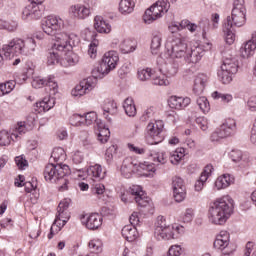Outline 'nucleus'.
I'll return each instance as SVG.
<instances>
[{
  "label": "nucleus",
  "mask_w": 256,
  "mask_h": 256,
  "mask_svg": "<svg viewBox=\"0 0 256 256\" xmlns=\"http://www.w3.org/2000/svg\"><path fill=\"white\" fill-rule=\"evenodd\" d=\"M2 51L4 53L5 59H13L17 55H24V57H29L35 55L37 51V42L35 38H13L7 44L3 45Z\"/></svg>",
  "instance_id": "1"
},
{
  "label": "nucleus",
  "mask_w": 256,
  "mask_h": 256,
  "mask_svg": "<svg viewBox=\"0 0 256 256\" xmlns=\"http://www.w3.org/2000/svg\"><path fill=\"white\" fill-rule=\"evenodd\" d=\"M71 170L67 164H48L44 169V179L48 183H58L59 191H67L69 189V175Z\"/></svg>",
  "instance_id": "2"
},
{
  "label": "nucleus",
  "mask_w": 256,
  "mask_h": 256,
  "mask_svg": "<svg viewBox=\"0 0 256 256\" xmlns=\"http://www.w3.org/2000/svg\"><path fill=\"white\" fill-rule=\"evenodd\" d=\"M74 37L77 36L74 34L69 35L65 32L56 36V41L48 55V65H56V63H59V58L63 55V51H73V44H71V41H73Z\"/></svg>",
  "instance_id": "3"
},
{
  "label": "nucleus",
  "mask_w": 256,
  "mask_h": 256,
  "mask_svg": "<svg viewBox=\"0 0 256 256\" xmlns=\"http://www.w3.org/2000/svg\"><path fill=\"white\" fill-rule=\"evenodd\" d=\"M166 52L160 57L171 65V59H183L187 55V39L185 37H175L168 40L165 45Z\"/></svg>",
  "instance_id": "4"
},
{
  "label": "nucleus",
  "mask_w": 256,
  "mask_h": 256,
  "mask_svg": "<svg viewBox=\"0 0 256 256\" xmlns=\"http://www.w3.org/2000/svg\"><path fill=\"white\" fill-rule=\"evenodd\" d=\"M156 62L161 74L153 76L152 83L159 87H167V85H169V79H167V77L177 75V67H173L172 64L167 63L163 56H159Z\"/></svg>",
  "instance_id": "5"
},
{
  "label": "nucleus",
  "mask_w": 256,
  "mask_h": 256,
  "mask_svg": "<svg viewBox=\"0 0 256 256\" xmlns=\"http://www.w3.org/2000/svg\"><path fill=\"white\" fill-rule=\"evenodd\" d=\"M171 4L167 0H158L154 5L148 8L144 15L143 20L147 25H151L153 21H157V19H161L167 11H169Z\"/></svg>",
  "instance_id": "6"
},
{
  "label": "nucleus",
  "mask_w": 256,
  "mask_h": 256,
  "mask_svg": "<svg viewBox=\"0 0 256 256\" xmlns=\"http://www.w3.org/2000/svg\"><path fill=\"white\" fill-rule=\"evenodd\" d=\"M208 218L213 225H225V197L217 198L210 205Z\"/></svg>",
  "instance_id": "7"
},
{
  "label": "nucleus",
  "mask_w": 256,
  "mask_h": 256,
  "mask_svg": "<svg viewBox=\"0 0 256 256\" xmlns=\"http://www.w3.org/2000/svg\"><path fill=\"white\" fill-rule=\"evenodd\" d=\"M165 124L162 120L150 122L146 127L145 141L148 145H159L163 141L161 133H163Z\"/></svg>",
  "instance_id": "8"
},
{
  "label": "nucleus",
  "mask_w": 256,
  "mask_h": 256,
  "mask_svg": "<svg viewBox=\"0 0 256 256\" xmlns=\"http://www.w3.org/2000/svg\"><path fill=\"white\" fill-rule=\"evenodd\" d=\"M65 22L61 17L50 15L42 20V30L46 35H55V39L57 40V35H63V33H59L61 28L64 27Z\"/></svg>",
  "instance_id": "9"
},
{
  "label": "nucleus",
  "mask_w": 256,
  "mask_h": 256,
  "mask_svg": "<svg viewBox=\"0 0 256 256\" xmlns=\"http://www.w3.org/2000/svg\"><path fill=\"white\" fill-rule=\"evenodd\" d=\"M211 47H213V44L209 42L204 44H194L191 46L190 50H187L186 52V56L184 57L186 63H192L193 65L199 63V61L203 59L205 51H211Z\"/></svg>",
  "instance_id": "10"
},
{
  "label": "nucleus",
  "mask_w": 256,
  "mask_h": 256,
  "mask_svg": "<svg viewBox=\"0 0 256 256\" xmlns=\"http://www.w3.org/2000/svg\"><path fill=\"white\" fill-rule=\"evenodd\" d=\"M119 63V54L116 51H108L104 54L100 67L97 68V72L100 75H109L113 69H116Z\"/></svg>",
  "instance_id": "11"
},
{
  "label": "nucleus",
  "mask_w": 256,
  "mask_h": 256,
  "mask_svg": "<svg viewBox=\"0 0 256 256\" xmlns=\"http://www.w3.org/2000/svg\"><path fill=\"white\" fill-rule=\"evenodd\" d=\"M32 87L34 89L46 87V91H49V95H57V93H59V84L55 76H48L47 78L37 76L32 80Z\"/></svg>",
  "instance_id": "12"
},
{
  "label": "nucleus",
  "mask_w": 256,
  "mask_h": 256,
  "mask_svg": "<svg viewBox=\"0 0 256 256\" xmlns=\"http://www.w3.org/2000/svg\"><path fill=\"white\" fill-rule=\"evenodd\" d=\"M183 233H185V227L175 224L162 228L158 234L154 232V237L158 241H169L170 239H179Z\"/></svg>",
  "instance_id": "13"
},
{
  "label": "nucleus",
  "mask_w": 256,
  "mask_h": 256,
  "mask_svg": "<svg viewBox=\"0 0 256 256\" xmlns=\"http://www.w3.org/2000/svg\"><path fill=\"white\" fill-rule=\"evenodd\" d=\"M239 71V60L237 59V55L234 54H227L225 57V73L226 83H231L235 75H237Z\"/></svg>",
  "instance_id": "14"
},
{
  "label": "nucleus",
  "mask_w": 256,
  "mask_h": 256,
  "mask_svg": "<svg viewBox=\"0 0 256 256\" xmlns=\"http://www.w3.org/2000/svg\"><path fill=\"white\" fill-rule=\"evenodd\" d=\"M97 85V76L88 77L80 82V85H77L72 90L73 97H83L87 95L90 91H93Z\"/></svg>",
  "instance_id": "15"
},
{
  "label": "nucleus",
  "mask_w": 256,
  "mask_h": 256,
  "mask_svg": "<svg viewBox=\"0 0 256 256\" xmlns=\"http://www.w3.org/2000/svg\"><path fill=\"white\" fill-rule=\"evenodd\" d=\"M172 189L174 199L177 203H182V201H185V197H187V188L185 187V181H183V178L179 176L173 177Z\"/></svg>",
  "instance_id": "16"
},
{
  "label": "nucleus",
  "mask_w": 256,
  "mask_h": 256,
  "mask_svg": "<svg viewBox=\"0 0 256 256\" xmlns=\"http://www.w3.org/2000/svg\"><path fill=\"white\" fill-rule=\"evenodd\" d=\"M45 12V7L43 5L35 4L31 2L22 10V19L26 21L27 19H41L43 13Z\"/></svg>",
  "instance_id": "17"
},
{
  "label": "nucleus",
  "mask_w": 256,
  "mask_h": 256,
  "mask_svg": "<svg viewBox=\"0 0 256 256\" xmlns=\"http://www.w3.org/2000/svg\"><path fill=\"white\" fill-rule=\"evenodd\" d=\"M137 171H139V161L132 157H127L123 160L121 166V174L123 177L129 179L133 173H137Z\"/></svg>",
  "instance_id": "18"
},
{
  "label": "nucleus",
  "mask_w": 256,
  "mask_h": 256,
  "mask_svg": "<svg viewBox=\"0 0 256 256\" xmlns=\"http://www.w3.org/2000/svg\"><path fill=\"white\" fill-rule=\"evenodd\" d=\"M68 15L71 19H78L83 21L87 19L89 15H91V12L89 11V8H87V6L84 4H75L69 7Z\"/></svg>",
  "instance_id": "19"
},
{
  "label": "nucleus",
  "mask_w": 256,
  "mask_h": 256,
  "mask_svg": "<svg viewBox=\"0 0 256 256\" xmlns=\"http://www.w3.org/2000/svg\"><path fill=\"white\" fill-rule=\"evenodd\" d=\"M256 51V32L252 33L251 39L244 42L240 48V55L243 59L253 57Z\"/></svg>",
  "instance_id": "20"
},
{
  "label": "nucleus",
  "mask_w": 256,
  "mask_h": 256,
  "mask_svg": "<svg viewBox=\"0 0 256 256\" xmlns=\"http://www.w3.org/2000/svg\"><path fill=\"white\" fill-rule=\"evenodd\" d=\"M82 223L87 229H90V231H95L96 229H99L101 225H103V216H101L99 213H92L86 216V218L83 217Z\"/></svg>",
  "instance_id": "21"
},
{
  "label": "nucleus",
  "mask_w": 256,
  "mask_h": 256,
  "mask_svg": "<svg viewBox=\"0 0 256 256\" xmlns=\"http://www.w3.org/2000/svg\"><path fill=\"white\" fill-rule=\"evenodd\" d=\"M247 12H237L232 10L231 16L226 19V24L228 27H243L245 21L247 20Z\"/></svg>",
  "instance_id": "22"
},
{
  "label": "nucleus",
  "mask_w": 256,
  "mask_h": 256,
  "mask_svg": "<svg viewBox=\"0 0 256 256\" xmlns=\"http://www.w3.org/2000/svg\"><path fill=\"white\" fill-rule=\"evenodd\" d=\"M168 103L171 109H177L178 111H181V109H185V107H189V105H191V98L171 96L168 100Z\"/></svg>",
  "instance_id": "23"
},
{
  "label": "nucleus",
  "mask_w": 256,
  "mask_h": 256,
  "mask_svg": "<svg viewBox=\"0 0 256 256\" xmlns=\"http://www.w3.org/2000/svg\"><path fill=\"white\" fill-rule=\"evenodd\" d=\"M207 81H209V76L203 73L198 74L194 79L193 93H195V95H201L202 92L205 91Z\"/></svg>",
  "instance_id": "24"
},
{
  "label": "nucleus",
  "mask_w": 256,
  "mask_h": 256,
  "mask_svg": "<svg viewBox=\"0 0 256 256\" xmlns=\"http://www.w3.org/2000/svg\"><path fill=\"white\" fill-rule=\"evenodd\" d=\"M34 122L35 119H33L30 124L27 122H18L15 127V130L12 132V137H14L16 141H18L20 135H25L27 131H31V129H33Z\"/></svg>",
  "instance_id": "25"
},
{
  "label": "nucleus",
  "mask_w": 256,
  "mask_h": 256,
  "mask_svg": "<svg viewBox=\"0 0 256 256\" xmlns=\"http://www.w3.org/2000/svg\"><path fill=\"white\" fill-rule=\"evenodd\" d=\"M94 29H96L98 33L108 34L111 33V24H109L103 16H95Z\"/></svg>",
  "instance_id": "26"
},
{
  "label": "nucleus",
  "mask_w": 256,
  "mask_h": 256,
  "mask_svg": "<svg viewBox=\"0 0 256 256\" xmlns=\"http://www.w3.org/2000/svg\"><path fill=\"white\" fill-rule=\"evenodd\" d=\"M87 175L94 181H101V179H105V172H103V167L100 164L89 166L87 169Z\"/></svg>",
  "instance_id": "27"
},
{
  "label": "nucleus",
  "mask_w": 256,
  "mask_h": 256,
  "mask_svg": "<svg viewBox=\"0 0 256 256\" xmlns=\"http://www.w3.org/2000/svg\"><path fill=\"white\" fill-rule=\"evenodd\" d=\"M102 111L105 119L111 123V117L109 115H115L117 113V103L113 100H105L102 105Z\"/></svg>",
  "instance_id": "28"
},
{
  "label": "nucleus",
  "mask_w": 256,
  "mask_h": 256,
  "mask_svg": "<svg viewBox=\"0 0 256 256\" xmlns=\"http://www.w3.org/2000/svg\"><path fill=\"white\" fill-rule=\"evenodd\" d=\"M122 237L126 239L129 243H133L139 237V232L137 231V227L133 225H126L122 228Z\"/></svg>",
  "instance_id": "29"
},
{
  "label": "nucleus",
  "mask_w": 256,
  "mask_h": 256,
  "mask_svg": "<svg viewBox=\"0 0 256 256\" xmlns=\"http://www.w3.org/2000/svg\"><path fill=\"white\" fill-rule=\"evenodd\" d=\"M65 57L61 60V65L64 67H71L79 63V55L73 53L71 50H63Z\"/></svg>",
  "instance_id": "30"
},
{
  "label": "nucleus",
  "mask_w": 256,
  "mask_h": 256,
  "mask_svg": "<svg viewBox=\"0 0 256 256\" xmlns=\"http://www.w3.org/2000/svg\"><path fill=\"white\" fill-rule=\"evenodd\" d=\"M55 107V98L45 97L42 101L36 103V111L43 113L49 111Z\"/></svg>",
  "instance_id": "31"
},
{
  "label": "nucleus",
  "mask_w": 256,
  "mask_h": 256,
  "mask_svg": "<svg viewBox=\"0 0 256 256\" xmlns=\"http://www.w3.org/2000/svg\"><path fill=\"white\" fill-rule=\"evenodd\" d=\"M150 161H153V165H165L167 163V153L151 150L148 154Z\"/></svg>",
  "instance_id": "32"
},
{
  "label": "nucleus",
  "mask_w": 256,
  "mask_h": 256,
  "mask_svg": "<svg viewBox=\"0 0 256 256\" xmlns=\"http://www.w3.org/2000/svg\"><path fill=\"white\" fill-rule=\"evenodd\" d=\"M163 41V35L161 32H154L151 42V53L152 55H158L161 51V43Z\"/></svg>",
  "instance_id": "33"
},
{
  "label": "nucleus",
  "mask_w": 256,
  "mask_h": 256,
  "mask_svg": "<svg viewBox=\"0 0 256 256\" xmlns=\"http://www.w3.org/2000/svg\"><path fill=\"white\" fill-rule=\"evenodd\" d=\"M123 109L128 117H135L137 115V107L133 98H126L124 100Z\"/></svg>",
  "instance_id": "34"
},
{
  "label": "nucleus",
  "mask_w": 256,
  "mask_h": 256,
  "mask_svg": "<svg viewBox=\"0 0 256 256\" xmlns=\"http://www.w3.org/2000/svg\"><path fill=\"white\" fill-rule=\"evenodd\" d=\"M213 248L217 253H222L223 255V251H225V231L222 230L218 235H216Z\"/></svg>",
  "instance_id": "35"
},
{
  "label": "nucleus",
  "mask_w": 256,
  "mask_h": 256,
  "mask_svg": "<svg viewBox=\"0 0 256 256\" xmlns=\"http://www.w3.org/2000/svg\"><path fill=\"white\" fill-rule=\"evenodd\" d=\"M135 9V1L133 0H121L119 3V11L122 15H129L133 13Z\"/></svg>",
  "instance_id": "36"
},
{
  "label": "nucleus",
  "mask_w": 256,
  "mask_h": 256,
  "mask_svg": "<svg viewBox=\"0 0 256 256\" xmlns=\"http://www.w3.org/2000/svg\"><path fill=\"white\" fill-rule=\"evenodd\" d=\"M235 41H237V30L235 26H228V24H226L225 43L227 45H234Z\"/></svg>",
  "instance_id": "37"
},
{
  "label": "nucleus",
  "mask_w": 256,
  "mask_h": 256,
  "mask_svg": "<svg viewBox=\"0 0 256 256\" xmlns=\"http://www.w3.org/2000/svg\"><path fill=\"white\" fill-rule=\"evenodd\" d=\"M119 48L121 53L127 55V53H133L137 49V45H135L133 40L126 39L120 43Z\"/></svg>",
  "instance_id": "38"
},
{
  "label": "nucleus",
  "mask_w": 256,
  "mask_h": 256,
  "mask_svg": "<svg viewBox=\"0 0 256 256\" xmlns=\"http://www.w3.org/2000/svg\"><path fill=\"white\" fill-rule=\"evenodd\" d=\"M223 139H225V124H222L211 135L212 143H223Z\"/></svg>",
  "instance_id": "39"
},
{
  "label": "nucleus",
  "mask_w": 256,
  "mask_h": 256,
  "mask_svg": "<svg viewBox=\"0 0 256 256\" xmlns=\"http://www.w3.org/2000/svg\"><path fill=\"white\" fill-rule=\"evenodd\" d=\"M12 141H16L13 133H9L6 130L0 131V147H7L11 145Z\"/></svg>",
  "instance_id": "40"
},
{
  "label": "nucleus",
  "mask_w": 256,
  "mask_h": 256,
  "mask_svg": "<svg viewBox=\"0 0 256 256\" xmlns=\"http://www.w3.org/2000/svg\"><path fill=\"white\" fill-rule=\"evenodd\" d=\"M15 85H17V82L15 80H9L5 83L0 84V97H3L5 95H9L13 89H15Z\"/></svg>",
  "instance_id": "41"
},
{
  "label": "nucleus",
  "mask_w": 256,
  "mask_h": 256,
  "mask_svg": "<svg viewBox=\"0 0 256 256\" xmlns=\"http://www.w3.org/2000/svg\"><path fill=\"white\" fill-rule=\"evenodd\" d=\"M67 221H69V213L63 210H57L55 225H59L60 227H65L67 225Z\"/></svg>",
  "instance_id": "42"
},
{
  "label": "nucleus",
  "mask_w": 256,
  "mask_h": 256,
  "mask_svg": "<svg viewBox=\"0 0 256 256\" xmlns=\"http://www.w3.org/2000/svg\"><path fill=\"white\" fill-rule=\"evenodd\" d=\"M51 159H53L55 163H61L65 161V159H67L65 149L61 147L54 148L51 154Z\"/></svg>",
  "instance_id": "43"
},
{
  "label": "nucleus",
  "mask_w": 256,
  "mask_h": 256,
  "mask_svg": "<svg viewBox=\"0 0 256 256\" xmlns=\"http://www.w3.org/2000/svg\"><path fill=\"white\" fill-rule=\"evenodd\" d=\"M185 157V148H178L170 153V163L178 165L179 161Z\"/></svg>",
  "instance_id": "44"
},
{
  "label": "nucleus",
  "mask_w": 256,
  "mask_h": 256,
  "mask_svg": "<svg viewBox=\"0 0 256 256\" xmlns=\"http://www.w3.org/2000/svg\"><path fill=\"white\" fill-rule=\"evenodd\" d=\"M88 247L92 253H103V242L100 239L94 238L89 241Z\"/></svg>",
  "instance_id": "45"
},
{
  "label": "nucleus",
  "mask_w": 256,
  "mask_h": 256,
  "mask_svg": "<svg viewBox=\"0 0 256 256\" xmlns=\"http://www.w3.org/2000/svg\"><path fill=\"white\" fill-rule=\"evenodd\" d=\"M233 213H235V200H233L231 196H226L225 219H229Z\"/></svg>",
  "instance_id": "46"
},
{
  "label": "nucleus",
  "mask_w": 256,
  "mask_h": 256,
  "mask_svg": "<svg viewBox=\"0 0 256 256\" xmlns=\"http://www.w3.org/2000/svg\"><path fill=\"white\" fill-rule=\"evenodd\" d=\"M137 76L139 81H149L153 77V70L151 68H139Z\"/></svg>",
  "instance_id": "47"
},
{
  "label": "nucleus",
  "mask_w": 256,
  "mask_h": 256,
  "mask_svg": "<svg viewBox=\"0 0 256 256\" xmlns=\"http://www.w3.org/2000/svg\"><path fill=\"white\" fill-rule=\"evenodd\" d=\"M196 103L202 113H209L211 111V105L209 104V100L205 96L199 97L196 100Z\"/></svg>",
  "instance_id": "48"
},
{
  "label": "nucleus",
  "mask_w": 256,
  "mask_h": 256,
  "mask_svg": "<svg viewBox=\"0 0 256 256\" xmlns=\"http://www.w3.org/2000/svg\"><path fill=\"white\" fill-rule=\"evenodd\" d=\"M134 199L138 207H151V198L145 195V192L143 193V195L134 197Z\"/></svg>",
  "instance_id": "49"
},
{
  "label": "nucleus",
  "mask_w": 256,
  "mask_h": 256,
  "mask_svg": "<svg viewBox=\"0 0 256 256\" xmlns=\"http://www.w3.org/2000/svg\"><path fill=\"white\" fill-rule=\"evenodd\" d=\"M165 227H169V224H167L165 216H158L155 222L154 233L159 234L162 229H165Z\"/></svg>",
  "instance_id": "50"
},
{
  "label": "nucleus",
  "mask_w": 256,
  "mask_h": 256,
  "mask_svg": "<svg viewBox=\"0 0 256 256\" xmlns=\"http://www.w3.org/2000/svg\"><path fill=\"white\" fill-rule=\"evenodd\" d=\"M69 121L73 127H81V125H85V116L74 114L70 117Z\"/></svg>",
  "instance_id": "51"
},
{
  "label": "nucleus",
  "mask_w": 256,
  "mask_h": 256,
  "mask_svg": "<svg viewBox=\"0 0 256 256\" xmlns=\"http://www.w3.org/2000/svg\"><path fill=\"white\" fill-rule=\"evenodd\" d=\"M111 135V132L108 128H104L100 130L99 134L97 135V139L99 143L105 144L107 141H109V137Z\"/></svg>",
  "instance_id": "52"
},
{
  "label": "nucleus",
  "mask_w": 256,
  "mask_h": 256,
  "mask_svg": "<svg viewBox=\"0 0 256 256\" xmlns=\"http://www.w3.org/2000/svg\"><path fill=\"white\" fill-rule=\"evenodd\" d=\"M232 11L247 13V7L245 6V0H234Z\"/></svg>",
  "instance_id": "53"
},
{
  "label": "nucleus",
  "mask_w": 256,
  "mask_h": 256,
  "mask_svg": "<svg viewBox=\"0 0 256 256\" xmlns=\"http://www.w3.org/2000/svg\"><path fill=\"white\" fill-rule=\"evenodd\" d=\"M185 252V249L181 245H172L168 250V256H181Z\"/></svg>",
  "instance_id": "54"
},
{
  "label": "nucleus",
  "mask_w": 256,
  "mask_h": 256,
  "mask_svg": "<svg viewBox=\"0 0 256 256\" xmlns=\"http://www.w3.org/2000/svg\"><path fill=\"white\" fill-rule=\"evenodd\" d=\"M235 119L233 118H228L226 120V137H229L235 133Z\"/></svg>",
  "instance_id": "55"
},
{
  "label": "nucleus",
  "mask_w": 256,
  "mask_h": 256,
  "mask_svg": "<svg viewBox=\"0 0 256 256\" xmlns=\"http://www.w3.org/2000/svg\"><path fill=\"white\" fill-rule=\"evenodd\" d=\"M244 256H256L255 242H247L244 250Z\"/></svg>",
  "instance_id": "56"
},
{
  "label": "nucleus",
  "mask_w": 256,
  "mask_h": 256,
  "mask_svg": "<svg viewBox=\"0 0 256 256\" xmlns=\"http://www.w3.org/2000/svg\"><path fill=\"white\" fill-rule=\"evenodd\" d=\"M155 164L149 162L139 163L138 162V171H148L150 173H155Z\"/></svg>",
  "instance_id": "57"
},
{
  "label": "nucleus",
  "mask_w": 256,
  "mask_h": 256,
  "mask_svg": "<svg viewBox=\"0 0 256 256\" xmlns=\"http://www.w3.org/2000/svg\"><path fill=\"white\" fill-rule=\"evenodd\" d=\"M97 122V113L88 112L84 115V123L85 125H93V123Z\"/></svg>",
  "instance_id": "58"
},
{
  "label": "nucleus",
  "mask_w": 256,
  "mask_h": 256,
  "mask_svg": "<svg viewBox=\"0 0 256 256\" xmlns=\"http://www.w3.org/2000/svg\"><path fill=\"white\" fill-rule=\"evenodd\" d=\"M92 192L94 193V195H97L99 199H101V197L105 194V185L102 183L94 185V187L92 188Z\"/></svg>",
  "instance_id": "59"
},
{
  "label": "nucleus",
  "mask_w": 256,
  "mask_h": 256,
  "mask_svg": "<svg viewBox=\"0 0 256 256\" xmlns=\"http://www.w3.org/2000/svg\"><path fill=\"white\" fill-rule=\"evenodd\" d=\"M98 45H99V42L97 40H94L89 44L88 55L91 57V59H95V57H97Z\"/></svg>",
  "instance_id": "60"
},
{
  "label": "nucleus",
  "mask_w": 256,
  "mask_h": 256,
  "mask_svg": "<svg viewBox=\"0 0 256 256\" xmlns=\"http://www.w3.org/2000/svg\"><path fill=\"white\" fill-rule=\"evenodd\" d=\"M225 255L231 256L235 251H237V244L228 240V243L225 246Z\"/></svg>",
  "instance_id": "61"
},
{
  "label": "nucleus",
  "mask_w": 256,
  "mask_h": 256,
  "mask_svg": "<svg viewBox=\"0 0 256 256\" xmlns=\"http://www.w3.org/2000/svg\"><path fill=\"white\" fill-rule=\"evenodd\" d=\"M29 71L33 70L30 69L26 72L15 74V81H17L18 83H25L29 79Z\"/></svg>",
  "instance_id": "62"
},
{
  "label": "nucleus",
  "mask_w": 256,
  "mask_h": 256,
  "mask_svg": "<svg viewBox=\"0 0 256 256\" xmlns=\"http://www.w3.org/2000/svg\"><path fill=\"white\" fill-rule=\"evenodd\" d=\"M15 163H16L18 169H22V170L25 169V167H27V165H29V163L23 156L15 157Z\"/></svg>",
  "instance_id": "63"
},
{
  "label": "nucleus",
  "mask_w": 256,
  "mask_h": 256,
  "mask_svg": "<svg viewBox=\"0 0 256 256\" xmlns=\"http://www.w3.org/2000/svg\"><path fill=\"white\" fill-rule=\"evenodd\" d=\"M247 109L252 113L256 111V96H251L247 101Z\"/></svg>",
  "instance_id": "64"
}]
</instances>
